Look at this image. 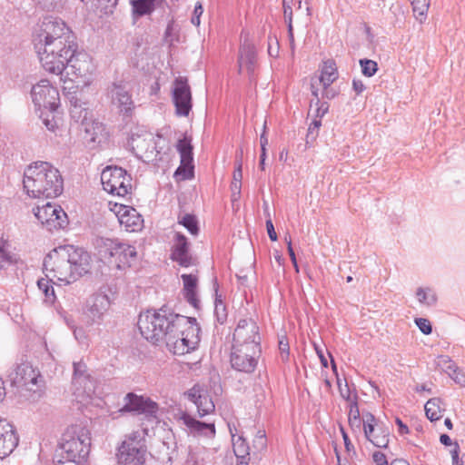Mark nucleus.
Wrapping results in <instances>:
<instances>
[{
	"label": "nucleus",
	"instance_id": "1",
	"mask_svg": "<svg viewBox=\"0 0 465 465\" xmlns=\"http://www.w3.org/2000/svg\"><path fill=\"white\" fill-rule=\"evenodd\" d=\"M91 257L87 252L74 245L59 246L44 260V272L47 278L69 284L90 271Z\"/></svg>",
	"mask_w": 465,
	"mask_h": 465
},
{
	"label": "nucleus",
	"instance_id": "2",
	"mask_svg": "<svg viewBox=\"0 0 465 465\" xmlns=\"http://www.w3.org/2000/svg\"><path fill=\"white\" fill-rule=\"evenodd\" d=\"M24 189L33 198H55L64 190V180L57 168L47 162H35L24 173Z\"/></svg>",
	"mask_w": 465,
	"mask_h": 465
},
{
	"label": "nucleus",
	"instance_id": "3",
	"mask_svg": "<svg viewBox=\"0 0 465 465\" xmlns=\"http://www.w3.org/2000/svg\"><path fill=\"white\" fill-rule=\"evenodd\" d=\"M186 316L173 313L165 306L158 311L148 310L139 315L138 328L143 337L152 342L166 340L171 331L186 325Z\"/></svg>",
	"mask_w": 465,
	"mask_h": 465
},
{
	"label": "nucleus",
	"instance_id": "4",
	"mask_svg": "<svg viewBox=\"0 0 465 465\" xmlns=\"http://www.w3.org/2000/svg\"><path fill=\"white\" fill-rule=\"evenodd\" d=\"M43 68L63 79L66 59L75 52L74 37L33 43Z\"/></svg>",
	"mask_w": 465,
	"mask_h": 465
},
{
	"label": "nucleus",
	"instance_id": "5",
	"mask_svg": "<svg viewBox=\"0 0 465 465\" xmlns=\"http://www.w3.org/2000/svg\"><path fill=\"white\" fill-rule=\"evenodd\" d=\"M91 448V432L86 423L70 425L62 434L58 451L65 461L82 464L86 461Z\"/></svg>",
	"mask_w": 465,
	"mask_h": 465
},
{
	"label": "nucleus",
	"instance_id": "6",
	"mask_svg": "<svg viewBox=\"0 0 465 465\" xmlns=\"http://www.w3.org/2000/svg\"><path fill=\"white\" fill-rule=\"evenodd\" d=\"M189 321L182 328L171 331L165 340L166 345L173 354L183 355L194 350L200 341V326L195 318L186 317Z\"/></svg>",
	"mask_w": 465,
	"mask_h": 465
},
{
	"label": "nucleus",
	"instance_id": "7",
	"mask_svg": "<svg viewBox=\"0 0 465 465\" xmlns=\"http://www.w3.org/2000/svg\"><path fill=\"white\" fill-rule=\"evenodd\" d=\"M11 386L18 390L41 395L44 380L40 372L34 369L30 362L16 363L8 374Z\"/></svg>",
	"mask_w": 465,
	"mask_h": 465
},
{
	"label": "nucleus",
	"instance_id": "8",
	"mask_svg": "<svg viewBox=\"0 0 465 465\" xmlns=\"http://www.w3.org/2000/svg\"><path fill=\"white\" fill-rule=\"evenodd\" d=\"M101 250L103 256L108 260L111 266L118 270H124L131 266L132 262L136 258L135 247L118 239H105Z\"/></svg>",
	"mask_w": 465,
	"mask_h": 465
},
{
	"label": "nucleus",
	"instance_id": "9",
	"mask_svg": "<svg viewBox=\"0 0 465 465\" xmlns=\"http://www.w3.org/2000/svg\"><path fill=\"white\" fill-rule=\"evenodd\" d=\"M147 448L144 434L133 431L119 448V461L124 465H143L146 461Z\"/></svg>",
	"mask_w": 465,
	"mask_h": 465
},
{
	"label": "nucleus",
	"instance_id": "10",
	"mask_svg": "<svg viewBox=\"0 0 465 465\" xmlns=\"http://www.w3.org/2000/svg\"><path fill=\"white\" fill-rule=\"evenodd\" d=\"M106 96L121 115L124 117L133 115L135 105L129 83L124 80L114 81L106 88Z\"/></svg>",
	"mask_w": 465,
	"mask_h": 465
},
{
	"label": "nucleus",
	"instance_id": "11",
	"mask_svg": "<svg viewBox=\"0 0 465 465\" xmlns=\"http://www.w3.org/2000/svg\"><path fill=\"white\" fill-rule=\"evenodd\" d=\"M132 178L122 167L107 166L101 173V183L105 191L117 196H125L132 189Z\"/></svg>",
	"mask_w": 465,
	"mask_h": 465
},
{
	"label": "nucleus",
	"instance_id": "12",
	"mask_svg": "<svg viewBox=\"0 0 465 465\" xmlns=\"http://www.w3.org/2000/svg\"><path fill=\"white\" fill-rule=\"evenodd\" d=\"M31 95L33 103L37 109L54 112L60 103L59 92L47 79H42L32 87Z\"/></svg>",
	"mask_w": 465,
	"mask_h": 465
},
{
	"label": "nucleus",
	"instance_id": "13",
	"mask_svg": "<svg viewBox=\"0 0 465 465\" xmlns=\"http://www.w3.org/2000/svg\"><path fill=\"white\" fill-rule=\"evenodd\" d=\"M74 37L64 21L54 17H45L38 25L33 36V43Z\"/></svg>",
	"mask_w": 465,
	"mask_h": 465
},
{
	"label": "nucleus",
	"instance_id": "14",
	"mask_svg": "<svg viewBox=\"0 0 465 465\" xmlns=\"http://www.w3.org/2000/svg\"><path fill=\"white\" fill-rule=\"evenodd\" d=\"M262 348L232 345L230 362L232 368L237 371L252 373L254 371Z\"/></svg>",
	"mask_w": 465,
	"mask_h": 465
},
{
	"label": "nucleus",
	"instance_id": "15",
	"mask_svg": "<svg viewBox=\"0 0 465 465\" xmlns=\"http://www.w3.org/2000/svg\"><path fill=\"white\" fill-rule=\"evenodd\" d=\"M261 341L259 326L253 319H241L238 322L232 335V345L261 348Z\"/></svg>",
	"mask_w": 465,
	"mask_h": 465
},
{
	"label": "nucleus",
	"instance_id": "16",
	"mask_svg": "<svg viewBox=\"0 0 465 465\" xmlns=\"http://www.w3.org/2000/svg\"><path fill=\"white\" fill-rule=\"evenodd\" d=\"M174 419L180 426L183 427V430L189 435L208 438H213L215 436L216 430L214 422L200 421L183 411H179L174 414Z\"/></svg>",
	"mask_w": 465,
	"mask_h": 465
},
{
	"label": "nucleus",
	"instance_id": "17",
	"mask_svg": "<svg viewBox=\"0 0 465 465\" xmlns=\"http://www.w3.org/2000/svg\"><path fill=\"white\" fill-rule=\"evenodd\" d=\"M174 419L180 426L183 427V430L189 435L208 438H213L215 436L216 430L214 422L200 421L183 411H179L174 414Z\"/></svg>",
	"mask_w": 465,
	"mask_h": 465
},
{
	"label": "nucleus",
	"instance_id": "18",
	"mask_svg": "<svg viewBox=\"0 0 465 465\" xmlns=\"http://www.w3.org/2000/svg\"><path fill=\"white\" fill-rule=\"evenodd\" d=\"M173 101L176 114L188 116L192 110V93L186 77L178 76L173 83Z\"/></svg>",
	"mask_w": 465,
	"mask_h": 465
},
{
	"label": "nucleus",
	"instance_id": "19",
	"mask_svg": "<svg viewBox=\"0 0 465 465\" xmlns=\"http://www.w3.org/2000/svg\"><path fill=\"white\" fill-rule=\"evenodd\" d=\"M94 70V65L91 57L85 53H75L72 52V55L66 59L64 64L65 75L63 77H68L73 81L70 76L74 78L85 77L90 74ZM64 82L65 79L63 78Z\"/></svg>",
	"mask_w": 465,
	"mask_h": 465
},
{
	"label": "nucleus",
	"instance_id": "20",
	"mask_svg": "<svg viewBox=\"0 0 465 465\" xmlns=\"http://www.w3.org/2000/svg\"><path fill=\"white\" fill-rule=\"evenodd\" d=\"M72 384L74 388L76 397H90L94 390V383L92 377L87 373L85 363L79 361L74 363V375Z\"/></svg>",
	"mask_w": 465,
	"mask_h": 465
},
{
	"label": "nucleus",
	"instance_id": "21",
	"mask_svg": "<svg viewBox=\"0 0 465 465\" xmlns=\"http://www.w3.org/2000/svg\"><path fill=\"white\" fill-rule=\"evenodd\" d=\"M125 404L121 409V411L125 412H137L139 414H145L146 416L155 417L158 411V405L149 398L136 395L129 392L124 397Z\"/></svg>",
	"mask_w": 465,
	"mask_h": 465
},
{
	"label": "nucleus",
	"instance_id": "22",
	"mask_svg": "<svg viewBox=\"0 0 465 465\" xmlns=\"http://www.w3.org/2000/svg\"><path fill=\"white\" fill-rule=\"evenodd\" d=\"M111 305L109 297L104 293L93 295L87 302L84 314L91 324L100 323Z\"/></svg>",
	"mask_w": 465,
	"mask_h": 465
},
{
	"label": "nucleus",
	"instance_id": "23",
	"mask_svg": "<svg viewBox=\"0 0 465 465\" xmlns=\"http://www.w3.org/2000/svg\"><path fill=\"white\" fill-rule=\"evenodd\" d=\"M18 436L12 424L0 419V459L9 456L18 445Z\"/></svg>",
	"mask_w": 465,
	"mask_h": 465
},
{
	"label": "nucleus",
	"instance_id": "24",
	"mask_svg": "<svg viewBox=\"0 0 465 465\" xmlns=\"http://www.w3.org/2000/svg\"><path fill=\"white\" fill-rule=\"evenodd\" d=\"M188 239L181 232H176L172 246L171 259L183 267L193 264V259L190 253Z\"/></svg>",
	"mask_w": 465,
	"mask_h": 465
},
{
	"label": "nucleus",
	"instance_id": "25",
	"mask_svg": "<svg viewBox=\"0 0 465 465\" xmlns=\"http://www.w3.org/2000/svg\"><path fill=\"white\" fill-rule=\"evenodd\" d=\"M114 213L121 225L127 231L135 232L142 228L143 219L138 212L130 206L115 204Z\"/></svg>",
	"mask_w": 465,
	"mask_h": 465
},
{
	"label": "nucleus",
	"instance_id": "26",
	"mask_svg": "<svg viewBox=\"0 0 465 465\" xmlns=\"http://www.w3.org/2000/svg\"><path fill=\"white\" fill-rule=\"evenodd\" d=\"M189 401L193 402L197 407L198 414L201 418L213 413L215 410V405L207 393V391L201 390L198 386H193L186 392Z\"/></svg>",
	"mask_w": 465,
	"mask_h": 465
},
{
	"label": "nucleus",
	"instance_id": "27",
	"mask_svg": "<svg viewBox=\"0 0 465 465\" xmlns=\"http://www.w3.org/2000/svg\"><path fill=\"white\" fill-rule=\"evenodd\" d=\"M256 60V50L254 45L248 39H244L239 49V73L246 70L249 74H253Z\"/></svg>",
	"mask_w": 465,
	"mask_h": 465
},
{
	"label": "nucleus",
	"instance_id": "28",
	"mask_svg": "<svg viewBox=\"0 0 465 465\" xmlns=\"http://www.w3.org/2000/svg\"><path fill=\"white\" fill-rule=\"evenodd\" d=\"M70 101V115L76 122L81 123L83 125L88 124L91 121L92 113L89 110L87 104L83 102L81 98L76 95H72Z\"/></svg>",
	"mask_w": 465,
	"mask_h": 465
},
{
	"label": "nucleus",
	"instance_id": "29",
	"mask_svg": "<svg viewBox=\"0 0 465 465\" xmlns=\"http://www.w3.org/2000/svg\"><path fill=\"white\" fill-rule=\"evenodd\" d=\"M183 282V295L186 301L195 309L199 308L200 301L197 298L198 279L193 274H182Z\"/></svg>",
	"mask_w": 465,
	"mask_h": 465
},
{
	"label": "nucleus",
	"instance_id": "30",
	"mask_svg": "<svg viewBox=\"0 0 465 465\" xmlns=\"http://www.w3.org/2000/svg\"><path fill=\"white\" fill-rule=\"evenodd\" d=\"M338 78V71L333 60H327L323 63L319 81L322 87H330Z\"/></svg>",
	"mask_w": 465,
	"mask_h": 465
},
{
	"label": "nucleus",
	"instance_id": "31",
	"mask_svg": "<svg viewBox=\"0 0 465 465\" xmlns=\"http://www.w3.org/2000/svg\"><path fill=\"white\" fill-rule=\"evenodd\" d=\"M163 0H130L133 14L136 16L150 15Z\"/></svg>",
	"mask_w": 465,
	"mask_h": 465
},
{
	"label": "nucleus",
	"instance_id": "32",
	"mask_svg": "<svg viewBox=\"0 0 465 465\" xmlns=\"http://www.w3.org/2000/svg\"><path fill=\"white\" fill-rule=\"evenodd\" d=\"M424 409L427 418L431 421H436L443 416L445 405L440 398H432L426 402Z\"/></svg>",
	"mask_w": 465,
	"mask_h": 465
},
{
	"label": "nucleus",
	"instance_id": "33",
	"mask_svg": "<svg viewBox=\"0 0 465 465\" xmlns=\"http://www.w3.org/2000/svg\"><path fill=\"white\" fill-rule=\"evenodd\" d=\"M366 439L377 448H387L390 439V431L383 424L375 429V432L364 434Z\"/></svg>",
	"mask_w": 465,
	"mask_h": 465
},
{
	"label": "nucleus",
	"instance_id": "34",
	"mask_svg": "<svg viewBox=\"0 0 465 465\" xmlns=\"http://www.w3.org/2000/svg\"><path fill=\"white\" fill-rule=\"evenodd\" d=\"M57 208L58 206L52 204L51 203H47L41 207L37 206L34 209V213L39 222L49 226L51 221H53L54 213H56Z\"/></svg>",
	"mask_w": 465,
	"mask_h": 465
},
{
	"label": "nucleus",
	"instance_id": "35",
	"mask_svg": "<svg viewBox=\"0 0 465 465\" xmlns=\"http://www.w3.org/2000/svg\"><path fill=\"white\" fill-rule=\"evenodd\" d=\"M54 280V279L52 277H46L41 278L37 281V286L45 295V302L50 304H53L56 300L54 289L53 286Z\"/></svg>",
	"mask_w": 465,
	"mask_h": 465
},
{
	"label": "nucleus",
	"instance_id": "36",
	"mask_svg": "<svg viewBox=\"0 0 465 465\" xmlns=\"http://www.w3.org/2000/svg\"><path fill=\"white\" fill-rule=\"evenodd\" d=\"M229 429L232 436L233 452L238 459L244 460L246 456L249 455V445L242 436L235 438V434L232 432V428L230 427Z\"/></svg>",
	"mask_w": 465,
	"mask_h": 465
},
{
	"label": "nucleus",
	"instance_id": "37",
	"mask_svg": "<svg viewBox=\"0 0 465 465\" xmlns=\"http://www.w3.org/2000/svg\"><path fill=\"white\" fill-rule=\"evenodd\" d=\"M177 150L180 153L181 161L187 163H193V146L190 139L187 137L180 139L177 143Z\"/></svg>",
	"mask_w": 465,
	"mask_h": 465
},
{
	"label": "nucleus",
	"instance_id": "38",
	"mask_svg": "<svg viewBox=\"0 0 465 465\" xmlns=\"http://www.w3.org/2000/svg\"><path fill=\"white\" fill-rule=\"evenodd\" d=\"M18 261L17 255L9 250V244L3 241L0 243V270L4 269L6 265L16 263Z\"/></svg>",
	"mask_w": 465,
	"mask_h": 465
},
{
	"label": "nucleus",
	"instance_id": "39",
	"mask_svg": "<svg viewBox=\"0 0 465 465\" xmlns=\"http://www.w3.org/2000/svg\"><path fill=\"white\" fill-rule=\"evenodd\" d=\"M416 296L419 302L426 306H434L437 303L436 292L430 288H418Z\"/></svg>",
	"mask_w": 465,
	"mask_h": 465
},
{
	"label": "nucleus",
	"instance_id": "40",
	"mask_svg": "<svg viewBox=\"0 0 465 465\" xmlns=\"http://www.w3.org/2000/svg\"><path fill=\"white\" fill-rule=\"evenodd\" d=\"M411 2L416 18L422 23L429 10L430 0H411Z\"/></svg>",
	"mask_w": 465,
	"mask_h": 465
},
{
	"label": "nucleus",
	"instance_id": "41",
	"mask_svg": "<svg viewBox=\"0 0 465 465\" xmlns=\"http://www.w3.org/2000/svg\"><path fill=\"white\" fill-rule=\"evenodd\" d=\"M67 215L65 212L60 206H58L56 213H54L53 221H51L48 226L49 230H58L64 228L67 225Z\"/></svg>",
	"mask_w": 465,
	"mask_h": 465
},
{
	"label": "nucleus",
	"instance_id": "42",
	"mask_svg": "<svg viewBox=\"0 0 465 465\" xmlns=\"http://www.w3.org/2000/svg\"><path fill=\"white\" fill-rule=\"evenodd\" d=\"M362 421L364 434H371V432H375V429L382 425V423L378 422L376 417L371 412L363 413Z\"/></svg>",
	"mask_w": 465,
	"mask_h": 465
},
{
	"label": "nucleus",
	"instance_id": "43",
	"mask_svg": "<svg viewBox=\"0 0 465 465\" xmlns=\"http://www.w3.org/2000/svg\"><path fill=\"white\" fill-rule=\"evenodd\" d=\"M193 176V165L181 161L180 166L174 172V177L180 180H187Z\"/></svg>",
	"mask_w": 465,
	"mask_h": 465
},
{
	"label": "nucleus",
	"instance_id": "44",
	"mask_svg": "<svg viewBox=\"0 0 465 465\" xmlns=\"http://www.w3.org/2000/svg\"><path fill=\"white\" fill-rule=\"evenodd\" d=\"M179 223L183 225L193 235H197L199 232V226L197 219L193 214H185L179 220Z\"/></svg>",
	"mask_w": 465,
	"mask_h": 465
},
{
	"label": "nucleus",
	"instance_id": "45",
	"mask_svg": "<svg viewBox=\"0 0 465 465\" xmlns=\"http://www.w3.org/2000/svg\"><path fill=\"white\" fill-rule=\"evenodd\" d=\"M37 5L45 11H57L63 8L66 0H34Z\"/></svg>",
	"mask_w": 465,
	"mask_h": 465
},
{
	"label": "nucleus",
	"instance_id": "46",
	"mask_svg": "<svg viewBox=\"0 0 465 465\" xmlns=\"http://www.w3.org/2000/svg\"><path fill=\"white\" fill-rule=\"evenodd\" d=\"M360 65L361 73L368 77H371L378 71V64L375 61L370 59H361Z\"/></svg>",
	"mask_w": 465,
	"mask_h": 465
},
{
	"label": "nucleus",
	"instance_id": "47",
	"mask_svg": "<svg viewBox=\"0 0 465 465\" xmlns=\"http://www.w3.org/2000/svg\"><path fill=\"white\" fill-rule=\"evenodd\" d=\"M242 149H241L240 151H238L236 153V156H235V170L233 172V175H232V181L233 182H240L242 183Z\"/></svg>",
	"mask_w": 465,
	"mask_h": 465
},
{
	"label": "nucleus",
	"instance_id": "48",
	"mask_svg": "<svg viewBox=\"0 0 465 465\" xmlns=\"http://www.w3.org/2000/svg\"><path fill=\"white\" fill-rule=\"evenodd\" d=\"M372 460L376 465H388V460L384 453L381 451H374ZM391 465H410L405 460L392 461Z\"/></svg>",
	"mask_w": 465,
	"mask_h": 465
},
{
	"label": "nucleus",
	"instance_id": "49",
	"mask_svg": "<svg viewBox=\"0 0 465 465\" xmlns=\"http://www.w3.org/2000/svg\"><path fill=\"white\" fill-rule=\"evenodd\" d=\"M438 365L442 368V370L449 374V372L457 371L458 367L456 364L450 360L449 356H440Z\"/></svg>",
	"mask_w": 465,
	"mask_h": 465
},
{
	"label": "nucleus",
	"instance_id": "50",
	"mask_svg": "<svg viewBox=\"0 0 465 465\" xmlns=\"http://www.w3.org/2000/svg\"><path fill=\"white\" fill-rule=\"evenodd\" d=\"M415 323L423 334L429 335L431 333L432 327L429 320L425 318H416Z\"/></svg>",
	"mask_w": 465,
	"mask_h": 465
},
{
	"label": "nucleus",
	"instance_id": "51",
	"mask_svg": "<svg viewBox=\"0 0 465 465\" xmlns=\"http://www.w3.org/2000/svg\"><path fill=\"white\" fill-rule=\"evenodd\" d=\"M215 314H216L218 322L220 323H223L224 321L226 320L227 314L225 312V308H224L222 301L221 300L218 301V299H216V302H215Z\"/></svg>",
	"mask_w": 465,
	"mask_h": 465
},
{
	"label": "nucleus",
	"instance_id": "52",
	"mask_svg": "<svg viewBox=\"0 0 465 465\" xmlns=\"http://www.w3.org/2000/svg\"><path fill=\"white\" fill-rule=\"evenodd\" d=\"M203 5H202V3L197 2L194 6L193 16L191 18V22L193 25H194L195 26L200 25V23H201L200 17L203 15Z\"/></svg>",
	"mask_w": 465,
	"mask_h": 465
},
{
	"label": "nucleus",
	"instance_id": "53",
	"mask_svg": "<svg viewBox=\"0 0 465 465\" xmlns=\"http://www.w3.org/2000/svg\"><path fill=\"white\" fill-rule=\"evenodd\" d=\"M322 125L321 119H315L312 121V123L310 124L308 128V134L307 138H312V140L315 139V137L318 135L319 128Z\"/></svg>",
	"mask_w": 465,
	"mask_h": 465
},
{
	"label": "nucleus",
	"instance_id": "54",
	"mask_svg": "<svg viewBox=\"0 0 465 465\" xmlns=\"http://www.w3.org/2000/svg\"><path fill=\"white\" fill-rule=\"evenodd\" d=\"M279 350H280V356L282 361H287L289 360V343L287 341L280 340L279 341Z\"/></svg>",
	"mask_w": 465,
	"mask_h": 465
},
{
	"label": "nucleus",
	"instance_id": "55",
	"mask_svg": "<svg viewBox=\"0 0 465 465\" xmlns=\"http://www.w3.org/2000/svg\"><path fill=\"white\" fill-rule=\"evenodd\" d=\"M285 240L287 241V249H288V253L290 255L292 263L293 264V267H294L296 272H299V266H298V263H297L295 252H294L293 248L292 246V240H291V238H289V240H287L285 238Z\"/></svg>",
	"mask_w": 465,
	"mask_h": 465
},
{
	"label": "nucleus",
	"instance_id": "56",
	"mask_svg": "<svg viewBox=\"0 0 465 465\" xmlns=\"http://www.w3.org/2000/svg\"><path fill=\"white\" fill-rule=\"evenodd\" d=\"M360 411L356 401L350 404L349 420H359Z\"/></svg>",
	"mask_w": 465,
	"mask_h": 465
},
{
	"label": "nucleus",
	"instance_id": "57",
	"mask_svg": "<svg viewBox=\"0 0 465 465\" xmlns=\"http://www.w3.org/2000/svg\"><path fill=\"white\" fill-rule=\"evenodd\" d=\"M450 377L458 384L465 386V374L461 372L459 368L457 371L451 373L449 372Z\"/></svg>",
	"mask_w": 465,
	"mask_h": 465
},
{
	"label": "nucleus",
	"instance_id": "58",
	"mask_svg": "<svg viewBox=\"0 0 465 465\" xmlns=\"http://www.w3.org/2000/svg\"><path fill=\"white\" fill-rule=\"evenodd\" d=\"M269 218L266 220V229L271 241L274 242L277 240V233L274 230L273 223L272 219L270 218V214H268Z\"/></svg>",
	"mask_w": 465,
	"mask_h": 465
},
{
	"label": "nucleus",
	"instance_id": "59",
	"mask_svg": "<svg viewBox=\"0 0 465 465\" xmlns=\"http://www.w3.org/2000/svg\"><path fill=\"white\" fill-rule=\"evenodd\" d=\"M316 109V117L322 119L329 111V104L327 102L319 103Z\"/></svg>",
	"mask_w": 465,
	"mask_h": 465
},
{
	"label": "nucleus",
	"instance_id": "60",
	"mask_svg": "<svg viewBox=\"0 0 465 465\" xmlns=\"http://www.w3.org/2000/svg\"><path fill=\"white\" fill-rule=\"evenodd\" d=\"M352 89L355 94L359 95L366 89V87L361 80L354 79L352 81Z\"/></svg>",
	"mask_w": 465,
	"mask_h": 465
},
{
	"label": "nucleus",
	"instance_id": "61",
	"mask_svg": "<svg viewBox=\"0 0 465 465\" xmlns=\"http://www.w3.org/2000/svg\"><path fill=\"white\" fill-rule=\"evenodd\" d=\"M395 422L399 427L398 431L401 435H405V434L409 433L408 426L406 424H404L400 418H396Z\"/></svg>",
	"mask_w": 465,
	"mask_h": 465
},
{
	"label": "nucleus",
	"instance_id": "62",
	"mask_svg": "<svg viewBox=\"0 0 465 465\" xmlns=\"http://www.w3.org/2000/svg\"><path fill=\"white\" fill-rule=\"evenodd\" d=\"M323 89H324L323 97H325L327 99H332L338 94V92L332 88L323 87Z\"/></svg>",
	"mask_w": 465,
	"mask_h": 465
},
{
	"label": "nucleus",
	"instance_id": "63",
	"mask_svg": "<svg viewBox=\"0 0 465 465\" xmlns=\"http://www.w3.org/2000/svg\"><path fill=\"white\" fill-rule=\"evenodd\" d=\"M283 8L284 18L289 23L290 18L292 19V10L291 6L286 5V0H283Z\"/></svg>",
	"mask_w": 465,
	"mask_h": 465
},
{
	"label": "nucleus",
	"instance_id": "64",
	"mask_svg": "<svg viewBox=\"0 0 465 465\" xmlns=\"http://www.w3.org/2000/svg\"><path fill=\"white\" fill-rule=\"evenodd\" d=\"M43 123L46 126V128L50 131H54L55 128L57 127L56 123L54 121V119L44 118Z\"/></svg>",
	"mask_w": 465,
	"mask_h": 465
}]
</instances>
